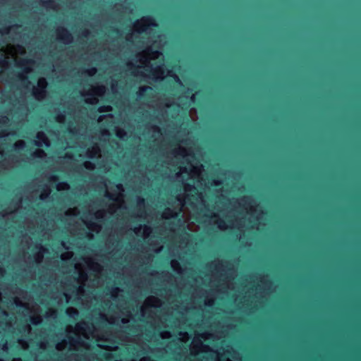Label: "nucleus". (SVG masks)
I'll list each match as a JSON object with an SVG mask.
<instances>
[{
    "instance_id": "1",
    "label": "nucleus",
    "mask_w": 361,
    "mask_h": 361,
    "mask_svg": "<svg viewBox=\"0 0 361 361\" xmlns=\"http://www.w3.org/2000/svg\"><path fill=\"white\" fill-rule=\"evenodd\" d=\"M149 25H152L154 27L157 26L154 19L150 16L144 17L141 19L140 21L137 20L135 23V27L138 29L139 32H145L147 30Z\"/></svg>"
},
{
    "instance_id": "2",
    "label": "nucleus",
    "mask_w": 361,
    "mask_h": 361,
    "mask_svg": "<svg viewBox=\"0 0 361 361\" xmlns=\"http://www.w3.org/2000/svg\"><path fill=\"white\" fill-rule=\"evenodd\" d=\"M47 85L48 83L45 78H42L39 79L38 87L33 91V94L37 99L42 98L45 95Z\"/></svg>"
},
{
    "instance_id": "3",
    "label": "nucleus",
    "mask_w": 361,
    "mask_h": 361,
    "mask_svg": "<svg viewBox=\"0 0 361 361\" xmlns=\"http://www.w3.org/2000/svg\"><path fill=\"white\" fill-rule=\"evenodd\" d=\"M57 35L59 39L64 44L71 43L73 40V36L71 33L63 27H61L57 29Z\"/></svg>"
},
{
    "instance_id": "4",
    "label": "nucleus",
    "mask_w": 361,
    "mask_h": 361,
    "mask_svg": "<svg viewBox=\"0 0 361 361\" xmlns=\"http://www.w3.org/2000/svg\"><path fill=\"white\" fill-rule=\"evenodd\" d=\"M36 137L37 139V141L35 142V145L39 147H42L44 145L46 147L49 146V141L43 132H38L37 133Z\"/></svg>"
},
{
    "instance_id": "5",
    "label": "nucleus",
    "mask_w": 361,
    "mask_h": 361,
    "mask_svg": "<svg viewBox=\"0 0 361 361\" xmlns=\"http://www.w3.org/2000/svg\"><path fill=\"white\" fill-rule=\"evenodd\" d=\"M152 90L153 89L150 86H142L139 87V90L136 94L137 97L140 99L147 98L148 96H149Z\"/></svg>"
},
{
    "instance_id": "6",
    "label": "nucleus",
    "mask_w": 361,
    "mask_h": 361,
    "mask_svg": "<svg viewBox=\"0 0 361 361\" xmlns=\"http://www.w3.org/2000/svg\"><path fill=\"white\" fill-rule=\"evenodd\" d=\"M164 214L165 219H169V218L176 219L178 216V213L173 212L170 208H166L164 212Z\"/></svg>"
},
{
    "instance_id": "7",
    "label": "nucleus",
    "mask_w": 361,
    "mask_h": 361,
    "mask_svg": "<svg viewBox=\"0 0 361 361\" xmlns=\"http://www.w3.org/2000/svg\"><path fill=\"white\" fill-rule=\"evenodd\" d=\"M66 312L68 317H73V318H74L78 315V311L73 308L67 309Z\"/></svg>"
},
{
    "instance_id": "8",
    "label": "nucleus",
    "mask_w": 361,
    "mask_h": 361,
    "mask_svg": "<svg viewBox=\"0 0 361 361\" xmlns=\"http://www.w3.org/2000/svg\"><path fill=\"white\" fill-rule=\"evenodd\" d=\"M10 64L8 60H7L3 55L0 57V68L8 66Z\"/></svg>"
},
{
    "instance_id": "9",
    "label": "nucleus",
    "mask_w": 361,
    "mask_h": 361,
    "mask_svg": "<svg viewBox=\"0 0 361 361\" xmlns=\"http://www.w3.org/2000/svg\"><path fill=\"white\" fill-rule=\"evenodd\" d=\"M33 63V61L32 59H23L22 61H20L18 65L20 67H23V66H25L27 64H32Z\"/></svg>"
},
{
    "instance_id": "10",
    "label": "nucleus",
    "mask_w": 361,
    "mask_h": 361,
    "mask_svg": "<svg viewBox=\"0 0 361 361\" xmlns=\"http://www.w3.org/2000/svg\"><path fill=\"white\" fill-rule=\"evenodd\" d=\"M25 146V144L23 141L20 140L14 144V147L16 150H21Z\"/></svg>"
},
{
    "instance_id": "11",
    "label": "nucleus",
    "mask_w": 361,
    "mask_h": 361,
    "mask_svg": "<svg viewBox=\"0 0 361 361\" xmlns=\"http://www.w3.org/2000/svg\"><path fill=\"white\" fill-rule=\"evenodd\" d=\"M30 323L33 325H37L41 323L42 322V319L40 317H30Z\"/></svg>"
},
{
    "instance_id": "12",
    "label": "nucleus",
    "mask_w": 361,
    "mask_h": 361,
    "mask_svg": "<svg viewBox=\"0 0 361 361\" xmlns=\"http://www.w3.org/2000/svg\"><path fill=\"white\" fill-rule=\"evenodd\" d=\"M45 154V152L43 149H39L34 152L33 156L35 157L41 158Z\"/></svg>"
},
{
    "instance_id": "13",
    "label": "nucleus",
    "mask_w": 361,
    "mask_h": 361,
    "mask_svg": "<svg viewBox=\"0 0 361 361\" xmlns=\"http://www.w3.org/2000/svg\"><path fill=\"white\" fill-rule=\"evenodd\" d=\"M83 166L86 169H88V170H92L94 168V164L90 161H85L83 164Z\"/></svg>"
},
{
    "instance_id": "14",
    "label": "nucleus",
    "mask_w": 361,
    "mask_h": 361,
    "mask_svg": "<svg viewBox=\"0 0 361 361\" xmlns=\"http://www.w3.org/2000/svg\"><path fill=\"white\" fill-rule=\"evenodd\" d=\"M68 338L71 341L74 342L75 343L80 344V345L83 344V341L80 338H75L71 336Z\"/></svg>"
},
{
    "instance_id": "15",
    "label": "nucleus",
    "mask_w": 361,
    "mask_h": 361,
    "mask_svg": "<svg viewBox=\"0 0 361 361\" xmlns=\"http://www.w3.org/2000/svg\"><path fill=\"white\" fill-rule=\"evenodd\" d=\"M86 73L92 76L97 73V68L92 67L86 71Z\"/></svg>"
},
{
    "instance_id": "16",
    "label": "nucleus",
    "mask_w": 361,
    "mask_h": 361,
    "mask_svg": "<svg viewBox=\"0 0 361 361\" xmlns=\"http://www.w3.org/2000/svg\"><path fill=\"white\" fill-rule=\"evenodd\" d=\"M17 78H18V80H22L23 82H28L27 78L25 75H23V73H18L17 75Z\"/></svg>"
},
{
    "instance_id": "17",
    "label": "nucleus",
    "mask_w": 361,
    "mask_h": 361,
    "mask_svg": "<svg viewBox=\"0 0 361 361\" xmlns=\"http://www.w3.org/2000/svg\"><path fill=\"white\" fill-rule=\"evenodd\" d=\"M95 90L97 94H102L105 92V87L104 86H98L95 88Z\"/></svg>"
},
{
    "instance_id": "18",
    "label": "nucleus",
    "mask_w": 361,
    "mask_h": 361,
    "mask_svg": "<svg viewBox=\"0 0 361 361\" xmlns=\"http://www.w3.org/2000/svg\"><path fill=\"white\" fill-rule=\"evenodd\" d=\"M49 193H50V190H49V189H48V190H47V191H44V192L41 194V195H40V199H41L42 200H45L47 197H48V196H49Z\"/></svg>"
},
{
    "instance_id": "19",
    "label": "nucleus",
    "mask_w": 361,
    "mask_h": 361,
    "mask_svg": "<svg viewBox=\"0 0 361 361\" xmlns=\"http://www.w3.org/2000/svg\"><path fill=\"white\" fill-rule=\"evenodd\" d=\"M9 118L8 116H2L0 118V123L1 124H7L9 122Z\"/></svg>"
},
{
    "instance_id": "20",
    "label": "nucleus",
    "mask_w": 361,
    "mask_h": 361,
    "mask_svg": "<svg viewBox=\"0 0 361 361\" xmlns=\"http://www.w3.org/2000/svg\"><path fill=\"white\" fill-rule=\"evenodd\" d=\"M10 31V27H4L0 30L1 35L8 34Z\"/></svg>"
},
{
    "instance_id": "21",
    "label": "nucleus",
    "mask_w": 361,
    "mask_h": 361,
    "mask_svg": "<svg viewBox=\"0 0 361 361\" xmlns=\"http://www.w3.org/2000/svg\"><path fill=\"white\" fill-rule=\"evenodd\" d=\"M111 110V107L109 106H101L99 108L98 111L100 112V113H102V112H106V111H109Z\"/></svg>"
},
{
    "instance_id": "22",
    "label": "nucleus",
    "mask_w": 361,
    "mask_h": 361,
    "mask_svg": "<svg viewBox=\"0 0 361 361\" xmlns=\"http://www.w3.org/2000/svg\"><path fill=\"white\" fill-rule=\"evenodd\" d=\"M126 135V133L123 130H119L116 133V136L119 138H122Z\"/></svg>"
},
{
    "instance_id": "23",
    "label": "nucleus",
    "mask_w": 361,
    "mask_h": 361,
    "mask_svg": "<svg viewBox=\"0 0 361 361\" xmlns=\"http://www.w3.org/2000/svg\"><path fill=\"white\" fill-rule=\"evenodd\" d=\"M185 189L186 191H190L192 189H195V188L192 185H191V184H186L185 187Z\"/></svg>"
},
{
    "instance_id": "24",
    "label": "nucleus",
    "mask_w": 361,
    "mask_h": 361,
    "mask_svg": "<svg viewBox=\"0 0 361 361\" xmlns=\"http://www.w3.org/2000/svg\"><path fill=\"white\" fill-rule=\"evenodd\" d=\"M171 76L173 78L174 80L176 82L181 83L180 80V78H178V75H176V74L173 73Z\"/></svg>"
},
{
    "instance_id": "25",
    "label": "nucleus",
    "mask_w": 361,
    "mask_h": 361,
    "mask_svg": "<svg viewBox=\"0 0 361 361\" xmlns=\"http://www.w3.org/2000/svg\"><path fill=\"white\" fill-rule=\"evenodd\" d=\"M225 222L223 220H220L219 222V227L222 229L225 228Z\"/></svg>"
},
{
    "instance_id": "26",
    "label": "nucleus",
    "mask_w": 361,
    "mask_h": 361,
    "mask_svg": "<svg viewBox=\"0 0 361 361\" xmlns=\"http://www.w3.org/2000/svg\"><path fill=\"white\" fill-rule=\"evenodd\" d=\"M59 185L63 189H67L68 188V184L67 183H66V182H63V183H60Z\"/></svg>"
},
{
    "instance_id": "27",
    "label": "nucleus",
    "mask_w": 361,
    "mask_h": 361,
    "mask_svg": "<svg viewBox=\"0 0 361 361\" xmlns=\"http://www.w3.org/2000/svg\"><path fill=\"white\" fill-rule=\"evenodd\" d=\"M105 196L108 197L109 200H115L114 195L109 192H106Z\"/></svg>"
},
{
    "instance_id": "28",
    "label": "nucleus",
    "mask_w": 361,
    "mask_h": 361,
    "mask_svg": "<svg viewBox=\"0 0 361 361\" xmlns=\"http://www.w3.org/2000/svg\"><path fill=\"white\" fill-rule=\"evenodd\" d=\"M97 152H98V151L97 150L95 152H94V153H93V151H89V152H88V157H89L90 158H93V157H94V154H95L96 153H97Z\"/></svg>"
},
{
    "instance_id": "29",
    "label": "nucleus",
    "mask_w": 361,
    "mask_h": 361,
    "mask_svg": "<svg viewBox=\"0 0 361 361\" xmlns=\"http://www.w3.org/2000/svg\"><path fill=\"white\" fill-rule=\"evenodd\" d=\"M90 34L89 31L87 30H84L82 32V35L85 37H87L88 36V35Z\"/></svg>"
},
{
    "instance_id": "30",
    "label": "nucleus",
    "mask_w": 361,
    "mask_h": 361,
    "mask_svg": "<svg viewBox=\"0 0 361 361\" xmlns=\"http://www.w3.org/2000/svg\"><path fill=\"white\" fill-rule=\"evenodd\" d=\"M137 202L139 204H145V200L142 197H139Z\"/></svg>"
},
{
    "instance_id": "31",
    "label": "nucleus",
    "mask_w": 361,
    "mask_h": 361,
    "mask_svg": "<svg viewBox=\"0 0 361 361\" xmlns=\"http://www.w3.org/2000/svg\"><path fill=\"white\" fill-rule=\"evenodd\" d=\"M52 3L53 1H47L44 3V5L47 7H51L52 6Z\"/></svg>"
},
{
    "instance_id": "32",
    "label": "nucleus",
    "mask_w": 361,
    "mask_h": 361,
    "mask_svg": "<svg viewBox=\"0 0 361 361\" xmlns=\"http://www.w3.org/2000/svg\"><path fill=\"white\" fill-rule=\"evenodd\" d=\"M59 180V178L58 176H53L50 178V180H53V181H56Z\"/></svg>"
},
{
    "instance_id": "33",
    "label": "nucleus",
    "mask_w": 361,
    "mask_h": 361,
    "mask_svg": "<svg viewBox=\"0 0 361 361\" xmlns=\"http://www.w3.org/2000/svg\"><path fill=\"white\" fill-rule=\"evenodd\" d=\"M64 118V116L63 114H60L57 116L56 119L60 121L61 120Z\"/></svg>"
},
{
    "instance_id": "34",
    "label": "nucleus",
    "mask_w": 361,
    "mask_h": 361,
    "mask_svg": "<svg viewBox=\"0 0 361 361\" xmlns=\"http://www.w3.org/2000/svg\"><path fill=\"white\" fill-rule=\"evenodd\" d=\"M5 132H6V130H2L1 132H0V138H2L6 135Z\"/></svg>"
},
{
    "instance_id": "35",
    "label": "nucleus",
    "mask_w": 361,
    "mask_h": 361,
    "mask_svg": "<svg viewBox=\"0 0 361 361\" xmlns=\"http://www.w3.org/2000/svg\"><path fill=\"white\" fill-rule=\"evenodd\" d=\"M96 100H97L96 98H94L92 100V99L87 100L86 102L88 104H94V101H96Z\"/></svg>"
},
{
    "instance_id": "36",
    "label": "nucleus",
    "mask_w": 361,
    "mask_h": 361,
    "mask_svg": "<svg viewBox=\"0 0 361 361\" xmlns=\"http://www.w3.org/2000/svg\"><path fill=\"white\" fill-rule=\"evenodd\" d=\"M116 188L119 190H123V185L121 184H120V183L116 185Z\"/></svg>"
},
{
    "instance_id": "37",
    "label": "nucleus",
    "mask_w": 361,
    "mask_h": 361,
    "mask_svg": "<svg viewBox=\"0 0 361 361\" xmlns=\"http://www.w3.org/2000/svg\"><path fill=\"white\" fill-rule=\"evenodd\" d=\"M127 65H128V67L136 68L135 65L132 63H128Z\"/></svg>"
},
{
    "instance_id": "38",
    "label": "nucleus",
    "mask_w": 361,
    "mask_h": 361,
    "mask_svg": "<svg viewBox=\"0 0 361 361\" xmlns=\"http://www.w3.org/2000/svg\"><path fill=\"white\" fill-rule=\"evenodd\" d=\"M112 32L116 34L119 33V30L118 28H113Z\"/></svg>"
},
{
    "instance_id": "39",
    "label": "nucleus",
    "mask_w": 361,
    "mask_h": 361,
    "mask_svg": "<svg viewBox=\"0 0 361 361\" xmlns=\"http://www.w3.org/2000/svg\"><path fill=\"white\" fill-rule=\"evenodd\" d=\"M214 183L215 185H219L221 184V182L219 181V180H214Z\"/></svg>"
},
{
    "instance_id": "40",
    "label": "nucleus",
    "mask_w": 361,
    "mask_h": 361,
    "mask_svg": "<svg viewBox=\"0 0 361 361\" xmlns=\"http://www.w3.org/2000/svg\"><path fill=\"white\" fill-rule=\"evenodd\" d=\"M159 69H154L153 71H152V75H155L158 72H159Z\"/></svg>"
},
{
    "instance_id": "41",
    "label": "nucleus",
    "mask_w": 361,
    "mask_h": 361,
    "mask_svg": "<svg viewBox=\"0 0 361 361\" xmlns=\"http://www.w3.org/2000/svg\"><path fill=\"white\" fill-rule=\"evenodd\" d=\"M56 311H55V310H52V311L51 312L50 316H53V315H54V316H55V315H56Z\"/></svg>"
},
{
    "instance_id": "42",
    "label": "nucleus",
    "mask_w": 361,
    "mask_h": 361,
    "mask_svg": "<svg viewBox=\"0 0 361 361\" xmlns=\"http://www.w3.org/2000/svg\"><path fill=\"white\" fill-rule=\"evenodd\" d=\"M102 320H104V322H106V321H107V318H106L104 315L102 316Z\"/></svg>"
},
{
    "instance_id": "43",
    "label": "nucleus",
    "mask_w": 361,
    "mask_h": 361,
    "mask_svg": "<svg viewBox=\"0 0 361 361\" xmlns=\"http://www.w3.org/2000/svg\"><path fill=\"white\" fill-rule=\"evenodd\" d=\"M153 128L154 129V130L159 131V128L157 126H154Z\"/></svg>"
},
{
    "instance_id": "44",
    "label": "nucleus",
    "mask_w": 361,
    "mask_h": 361,
    "mask_svg": "<svg viewBox=\"0 0 361 361\" xmlns=\"http://www.w3.org/2000/svg\"><path fill=\"white\" fill-rule=\"evenodd\" d=\"M4 273H5L4 269H0V274H1V275H2V274H4Z\"/></svg>"
},
{
    "instance_id": "45",
    "label": "nucleus",
    "mask_w": 361,
    "mask_h": 361,
    "mask_svg": "<svg viewBox=\"0 0 361 361\" xmlns=\"http://www.w3.org/2000/svg\"><path fill=\"white\" fill-rule=\"evenodd\" d=\"M113 290H114V292H118V291L119 290V289H118V288H113Z\"/></svg>"
},
{
    "instance_id": "46",
    "label": "nucleus",
    "mask_w": 361,
    "mask_h": 361,
    "mask_svg": "<svg viewBox=\"0 0 361 361\" xmlns=\"http://www.w3.org/2000/svg\"><path fill=\"white\" fill-rule=\"evenodd\" d=\"M182 151H183V149H179L178 151H173V152L174 153H180Z\"/></svg>"
},
{
    "instance_id": "47",
    "label": "nucleus",
    "mask_w": 361,
    "mask_h": 361,
    "mask_svg": "<svg viewBox=\"0 0 361 361\" xmlns=\"http://www.w3.org/2000/svg\"><path fill=\"white\" fill-rule=\"evenodd\" d=\"M145 231H149V230H150V228H149V227H148V226H145Z\"/></svg>"
},
{
    "instance_id": "48",
    "label": "nucleus",
    "mask_w": 361,
    "mask_h": 361,
    "mask_svg": "<svg viewBox=\"0 0 361 361\" xmlns=\"http://www.w3.org/2000/svg\"><path fill=\"white\" fill-rule=\"evenodd\" d=\"M175 265H178V262H173V265H172V266H173V267H174V266H175Z\"/></svg>"
},
{
    "instance_id": "49",
    "label": "nucleus",
    "mask_w": 361,
    "mask_h": 361,
    "mask_svg": "<svg viewBox=\"0 0 361 361\" xmlns=\"http://www.w3.org/2000/svg\"><path fill=\"white\" fill-rule=\"evenodd\" d=\"M86 276H86V274H81V277H82V278H84V279H85V278H86Z\"/></svg>"
},
{
    "instance_id": "50",
    "label": "nucleus",
    "mask_w": 361,
    "mask_h": 361,
    "mask_svg": "<svg viewBox=\"0 0 361 361\" xmlns=\"http://www.w3.org/2000/svg\"><path fill=\"white\" fill-rule=\"evenodd\" d=\"M13 361H22V360L20 358H18L16 360H14Z\"/></svg>"
},
{
    "instance_id": "51",
    "label": "nucleus",
    "mask_w": 361,
    "mask_h": 361,
    "mask_svg": "<svg viewBox=\"0 0 361 361\" xmlns=\"http://www.w3.org/2000/svg\"><path fill=\"white\" fill-rule=\"evenodd\" d=\"M25 71L26 73H27V72H29L30 70L27 69V68H25Z\"/></svg>"
},
{
    "instance_id": "52",
    "label": "nucleus",
    "mask_w": 361,
    "mask_h": 361,
    "mask_svg": "<svg viewBox=\"0 0 361 361\" xmlns=\"http://www.w3.org/2000/svg\"><path fill=\"white\" fill-rule=\"evenodd\" d=\"M247 199V197H244L243 198V200H246Z\"/></svg>"
},
{
    "instance_id": "53",
    "label": "nucleus",
    "mask_w": 361,
    "mask_h": 361,
    "mask_svg": "<svg viewBox=\"0 0 361 361\" xmlns=\"http://www.w3.org/2000/svg\"><path fill=\"white\" fill-rule=\"evenodd\" d=\"M0 361H2L1 360H0Z\"/></svg>"
}]
</instances>
